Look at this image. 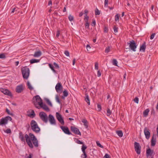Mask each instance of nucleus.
I'll return each mask as SVG.
<instances>
[{
    "mask_svg": "<svg viewBox=\"0 0 158 158\" xmlns=\"http://www.w3.org/2000/svg\"><path fill=\"white\" fill-rule=\"evenodd\" d=\"M95 69L96 70L98 69V62H96L95 63Z\"/></svg>",
    "mask_w": 158,
    "mask_h": 158,
    "instance_id": "46",
    "label": "nucleus"
},
{
    "mask_svg": "<svg viewBox=\"0 0 158 158\" xmlns=\"http://www.w3.org/2000/svg\"><path fill=\"white\" fill-rule=\"evenodd\" d=\"M63 96L62 97V98H64V97H66L68 95V93L66 89H64L63 91Z\"/></svg>",
    "mask_w": 158,
    "mask_h": 158,
    "instance_id": "26",
    "label": "nucleus"
},
{
    "mask_svg": "<svg viewBox=\"0 0 158 158\" xmlns=\"http://www.w3.org/2000/svg\"><path fill=\"white\" fill-rule=\"evenodd\" d=\"M56 101L59 103L60 104H61V102L60 101L59 97L58 95L56 96Z\"/></svg>",
    "mask_w": 158,
    "mask_h": 158,
    "instance_id": "45",
    "label": "nucleus"
},
{
    "mask_svg": "<svg viewBox=\"0 0 158 158\" xmlns=\"http://www.w3.org/2000/svg\"><path fill=\"white\" fill-rule=\"evenodd\" d=\"M23 90V87L22 85H20L17 86L16 89V91L18 93H21Z\"/></svg>",
    "mask_w": 158,
    "mask_h": 158,
    "instance_id": "16",
    "label": "nucleus"
},
{
    "mask_svg": "<svg viewBox=\"0 0 158 158\" xmlns=\"http://www.w3.org/2000/svg\"><path fill=\"white\" fill-rule=\"evenodd\" d=\"M18 8L16 7H14L12 9L11 13H13L15 11H16L17 10Z\"/></svg>",
    "mask_w": 158,
    "mask_h": 158,
    "instance_id": "50",
    "label": "nucleus"
},
{
    "mask_svg": "<svg viewBox=\"0 0 158 158\" xmlns=\"http://www.w3.org/2000/svg\"><path fill=\"white\" fill-rule=\"evenodd\" d=\"M21 72L23 78L27 79L30 73L29 69L27 66L23 67L21 69Z\"/></svg>",
    "mask_w": 158,
    "mask_h": 158,
    "instance_id": "4",
    "label": "nucleus"
},
{
    "mask_svg": "<svg viewBox=\"0 0 158 158\" xmlns=\"http://www.w3.org/2000/svg\"><path fill=\"white\" fill-rule=\"evenodd\" d=\"M19 138L22 142H25V136L22 131H20L19 133Z\"/></svg>",
    "mask_w": 158,
    "mask_h": 158,
    "instance_id": "18",
    "label": "nucleus"
},
{
    "mask_svg": "<svg viewBox=\"0 0 158 158\" xmlns=\"http://www.w3.org/2000/svg\"><path fill=\"white\" fill-rule=\"evenodd\" d=\"M89 19V17L88 16H85V18H84V20L85 21H88V20Z\"/></svg>",
    "mask_w": 158,
    "mask_h": 158,
    "instance_id": "57",
    "label": "nucleus"
},
{
    "mask_svg": "<svg viewBox=\"0 0 158 158\" xmlns=\"http://www.w3.org/2000/svg\"><path fill=\"white\" fill-rule=\"evenodd\" d=\"M0 91L5 95H7L10 96H12L11 92L7 89L2 88L1 89Z\"/></svg>",
    "mask_w": 158,
    "mask_h": 158,
    "instance_id": "14",
    "label": "nucleus"
},
{
    "mask_svg": "<svg viewBox=\"0 0 158 158\" xmlns=\"http://www.w3.org/2000/svg\"><path fill=\"white\" fill-rule=\"evenodd\" d=\"M85 26L86 27H87V28H89V23H88V21H85Z\"/></svg>",
    "mask_w": 158,
    "mask_h": 158,
    "instance_id": "51",
    "label": "nucleus"
},
{
    "mask_svg": "<svg viewBox=\"0 0 158 158\" xmlns=\"http://www.w3.org/2000/svg\"><path fill=\"white\" fill-rule=\"evenodd\" d=\"M40 106L46 111H49V109L48 106L46 104H43V102L40 103Z\"/></svg>",
    "mask_w": 158,
    "mask_h": 158,
    "instance_id": "17",
    "label": "nucleus"
},
{
    "mask_svg": "<svg viewBox=\"0 0 158 158\" xmlns=\"http://www.w3.org/2000/svg\"><path fill=\"white\" fill-rule=\"evenodd\" d=\"M103 158H109V155L108 154H106Z\"/></svg>",
    "mask_w": 158,
    "mask_h": 158,
    "instance_id": "63",
    "label": "nucleus"
},
{
    "mask_svg": "<svg viewBox=\"0 0 158 158\" xmlns=\"http://www.w3.org/2000/svg\"><path fill=\"white\" fill-rule=\"evenodd\" d=\"M134 101L135 103H138L139 102V98L137 97H136L134 98Z\"/></svg>",
    "mask_w": 158,
    "mask_h": 158,
    "instance_id": "53",
    "label": "nucleus"
},
{
    "mask_svg": "<svg viewBox=\"0 0 158 158\" xmlns=\"http://www.w3.org/2000/svg\"><path fill=\"white\" fill-rule=\"evenodd\" d=\"M27 86L28 88L30 90H32L33 89V87L31 86L30 83L28 81L27 82Z\"/></svg>",
    "mask_w": 158,
    "mask_h": 158,
    "instance_id": "33",
    "label": "nucleus"
},
{
    "mask_svg": "<svg viewBox=\"0 0 158 158\" xmlns=\"http://www.w3.org/2000/svg\"><path fill=\"white\" fill-rule=\"evenodd\" d=\"M91 25L92 26H94L96 25V21L94 19H93V21L91 23Z\"/></svg>",
    "mask_w": 158,
    "mask_h": 158,
    "instance_id": "52",
    "label": "nucleus"
},
{
    "mask_svg": "<svg viewBox=\"0 0 158 158\" xmlns=\"http://www.w3.org/2000/svg\"><path fill=\"white\" fill-rule=\"evenodd\" d=\"M116 133L120 137H122L123 136V133L122 131L121 130H119L116 131Z\"/></svg>",
    "mask_w": 158,
    "mask_h": 158,
    "instance_id": "31",
    "label": "nucleus"
},
{
    "mask_svg": "<svg viewBox=\"0 0 158 158\" xmlns=\"http://www.w3.org/2000/svg\"><path fill=\"white\" fill-rule=\"evenodd\" d=\"M41 102H43L42 100L39 95H36L33 98V103L36 108H40L39 105Z\"/></svg>",
    "mask_w": 158,
    "mask_h": 158,
    "instance_id": "3",
    "label": "nucleus"
},
{
    "mask_svg": "<svg viewBox=\"0 0 158 158\" xmlns=\"http://www.w3.org/2000/svg\"><path fill=\"white\" fill-rule=\"evenodd\" d=\"M154 135H153L151 141V145L152 146H154L156 142V138H155V139H154Z\"/></svg>",
    "mask_w": 158,
    "mask_h": 158,
    "instance_id": "20",
    "label": "nucleus"
},
{
    "mask_svg": "<svg viewBox=\"0 0 158 158\" xmlns=\"http://www.w3.org/2000/svg\"><path fill=\"white\" fill-rule=\"evenodd\" d=\"M55 89L56 92L58 93L62 90L63 87L60 83H58L56 84L55 87Z\"/></svg>",
    "mask_w": 158,
    "mask_h": 158,
    "instance_id": "15",
    "label": "nucleus"
},
{
    "mask_svg": "<svg viewBox=\"0 0 158 158\" xmlns=\"http://www.w3.org/2000/svg\"><path fill=\"white\" fill-rule=\"evenodd\" d=\"M46 102L51 107L52 106V103H51V102L50 101V100L48 99H47L46 100Z\"/></svg>",
    "mask_w": 158,
    "mask_h": 158,
    "instance_id": "41",
    "label": "nucleus"
},
{
    "mask_svg": "<svg viewBox=\"0 0 158 158\" xmlns=\"http://www.w3.org/2000/svg\"><path fill=\"white\" fill-rule=\"evenodd\" d=\"M144 132L146 138L148 139H149L150 135L149 129L148 128L145 127L144 129Z\"/></svg>",
    "mask_w": 158,
    "mask_h": 158,
    "instance_id": "12",
    "label": "nucleus"
},
{
    "mask_svg": "<svg viewBox=\"0 0 158 158\" xmlns=\"http://www.w3.org/2000/svg\"><path fill=\"white\" fill-rule=\"evenodd\" d=\"M6 112L7 113V114H9L11 116H13L14 115L12 113H10L9 110L7 109V108H6Z\"/></svg>",
    "mask_w": 158,
    "mask_h": 158,
    "instance_id": "40",
    "label": "nucleus"
},
{
    "mask_svg": "<svg viewBox=\"0 0 158 158\" xmlns=\"http://www.w3.org/2000/svg\"><path fill=\"white\" fill-rule=\"evenodd\" d=\"M100 14V12L97 8H96L95 10V15H99Z\"/></svg>",
    "mask_w": 158,
    "mask_h": 158,
    "instance_id": "44",
    "label": "nucleus"
},
{
    "mask_svg": "<svg viewBox=\"0 0 158 158\" xmlns=\"http://www.w3.org/2000/svg\"><path fill=\"white\" fill-rule=\"evenodd\" d=\"M84 14L85 15V16H87V14L88 13V11L87 9H85L84 11Z\"/></svg>",
    "mask_w": 158,
    "mask_h": 158,
    "instance_id": "59",
    "label": "nucleus"
},
{
    "mask_svg": "<svg viewBox=\"0 0 158 158\" xmlns=\"http://www.w3.org/2000/svg\"><path fill=\"white\" fill-rule=\"evenodd\" d=\"M31 127L32 130L36 133H39L40 131V128L39 127L37 123L34 120H32L31 121Z\"/></svg>",
    "mask_w": 158,
    "mask_h": 158,
    "instance_id": "2",
    "label": "nucleus"
},
{
    "mask_svg": "<svg viewBox=\"0 0 158 158\" xmlns=\"http://www.w3.org/2000/svg\"><path fill=\"white\" fill-rule=\"evenodd\" d=\"M53 64H54L55 68H56V69H59V66L57 63H56L55 62H54L53 63Z\"/></svg>",
    "mask_w": 158,
    "mask_h": 158,
    "instance_id": "49",
    "label": "nucleus"
},
{
    "mask_svg": "<svg viewBox=\"0 0 158 158\" xmlns=\"http://www.w3.org/2000/svg\"><path fill=\"white\" fill-rule=\"evenodd\" d=\"M29 136L27 134H26L25 135V137L26 141L29 147L31 148H33V146L32 145L31 140H33L36 138L34 135L32 133H30L29 134Z\"/></svg>",
    "mask_w": 158,
    "mask_h": 158,
    "instance_id": "1",
    "label": "nucleus"
},
{
    "mask_svg": "<svg viewBox=\"0 0 158 158\" xmlns=\"http://www.w3.org/2000/svg\"><path fill=\"white\" fill-rule=\"evenodd\" d=\"M153 152V150H151L150 148L147 149L146 151V155L147 157L151 156Z\"/></svg>",
    "mask_w": 158,
    "mask_h": 158,
    "instance_id": "22",
    "label": "nucleus"
},
{
    "mask_svg": "<svg viewBox=\"0 0 158 158\" xmlns=\"http://www.w3.org/2000/svg\"><path fill=\"white\" fill-rule=\"evenodd\" d=\"M41 119L44 123H47L48 121V117L46 113L44 112H41L39 114Z\"/></svg>",
    "mask_w": 158,
    "mask_h": 158,
    "instance_id": "6",
    "label": "nucleus"
},
{
    "mask_svg": "<svg viewBox=\"0 0 158 158\" xmlns=\"http://www.w3.org/2000/svg\"><path fill=\"white\" fill-rule=\"evenodd\" d=\"M104 32L105 33H107L108 31V27L104 25L103 28Z\"/></svg>",
    "mask_w": 158,
    "mask_h": 158,
    "instance_id": "36",
    "label": "nucleus"
},
{
    "mask_svg": "<svg viewBox=\"0 0 158 158\" xmlns=\"http://www.w3.org/2000/svg\"><path fill=\"white\" fill-rule=\"evenodd\" d=\"M4 131L7 134H10L11 133V131L9 128H8L6 130H4Z\"/></svg>",
    "mask_w": 158,
    "mask_h": 158,
    "instance_id": "42",
    "label": "nucleus"
},
{
    "mask_svg": "<svg viewBox=\"0 0 158 158\" xmlns=\"http://www.w3.org/2000/svg\"><path fill=\"white\" fill-rule=\"evenodd\" d=\"M150 110L149 109H147L145 110L143 112V115L144 117H146L148 114V113L149 112Z\"/></svg>",
    "mask_w": 158,
    "mask_h": 158,
    "instance_id": "24",
    "label": "nucleus"
},
{
    "mask_svg": "<svg viewBox=\"0 0 158 158\" xmlns=\"http://www.w3.org/2000/svg\"><path fill=\"white\" fill-rule=\"evenodd\" d=\"M127 44H129V47L131 50L134 52L136 51V48H137V45H136L135 42L134 40L130 41L129 43H127Z\"/></svg>",
    "mask_w": 158,
    "mask_h": 158,
    "instance_id": "7",
    "label": "nucleus"
},
{
    "mask_svg": "<svg viewBox=\"0 0 158 158\" xmlns=\"http://www.w3.org/2000/svg\"><path fill=\"white\" fill-rule=\"evenodd\" d=\"M108 0H105L104 7H107L108 6Z\"/></svg>",
    "mask_w": 158,
    "mask_h": 158,
    "instance_id": "43",
    "label": "nucleus"
},
{
    "mask_svg": "<svg viewBox=\"0 0 158 158\" xmlns=\"http://www.w3.org/2000/svg\"><path fill=\"white\" fill-rule=\"evenodd\" d=\"M12 118L9 116H7L5 118H2L0 121V125L5 126L8 123V121H11Z\"/></svg>",
    "mask_w": 158,
    "mask_h": 158,
    "instance_id": "5",
    "label": "nucleus"
},
{
    "mask_svg": "<svg viewBox=\"0 0 158 158\" xmlns=\"http://www.w3.org/2000/svg\"><path fill=\"white\" fill-rule=\"evenodd\" d=\"M35 113L34 111L33 110H32L31 113H30L29 114H28V116L29 117L32 118H33L35 117Z\"/></svg>",
    "mask_w": 158,
    "mask_h": 158,
    "instance_id": "30",
    "label": "nucleus"
},
{
    "mask_svg": "<svg viewBox=\"0 0 158 158\" xmlns=\"http://www.w3.org/2000/svg\"><path fill=\"white\" fill-rule=\"evenodd\" d=\"M114 31L115 33H117L118 31V27L114 25L113 27Z\"/></svg>",
    "mask_w": 158,
    "mask_h": 158,
    "instance_id": "38",
    "label": "nucleus"
},
{
    "mask_svg": "<svg viewBox=\"0 0 158 158\" xmlns=\"http://www.w3.org/2000/svg\"><path fill=\"white\" fill-rule=\"evenodd\" d=\"M111 63H112L113 65H114L115 66H118L117 65L118 62L117 60L115 59H113L111 60Z\"/></svg>",
    "mask_w": 158,
    "mask_h": 158,
    "instance_id": "29",
    "label": "nucleus"
},
{
    "mask_svg": "<svg viewBox=\"0 0 158 158\" xmlns=\"http://www.w3.org/2000/svg\"><path fill=\"white\" fill-rule=\"evenodd\" d=\"M26 127L27 128V130H28L30 127V126L29 124H27L26 126Z\"/></svg>",
    "mask_w": 158,
    "mask_h": 158,
    "instance_id": "61",
    "label": "nucleus"
},
{
    "mask_svg": "<svg viewBox=\"0 0 158 158\" xmlns=\"http://www.w3.org/2000/svg\"><path fill=\"white\" fill-rule=\"evenodd\" d=\"M56 118L59 121V122L61 123L62 125H64V121L63 119V118L62 117V115L59 114L58 112H56Z\"/></svg>",
    "mask_w": 158,
    "mask_h": 158,
    "instance_id": "9",
    "label": "nucleus"
},
{
    "mask_svg": "<svg viewBox=\"0 0 158 158\" xmlns=\"http://www.w3.org/2000/svg\"><path fill=\"white\" fill-rule=\"evenodd\" d=\"M146 48V43L144 42L142 45L140 46V51L144 52L145 51V50Z\"/></svg>",
    "mask_w": 158,
    "mask_h": 158,
    "instance_id": "19",
    "label": "nucleus"
},
{
    "mask_svg": "<svg viewBox=\"0 0 158 158\" xmlns=\"http://www.w3.org/2000/svg\"><path fill=\"white\" fill-rule=\"evenodd\" d=\"M87 147L86 145H85L84 143L82 144L81 148L82 151V152H85V149L87 148Z\"/></svg>",
    "mask_w": 158,
    "mask_h": 158,
    "instance_id": "32",
    "label": "nucleus"
},
{
    "mask_svg": "<svg viewBox=\"0 0 158 158\" xmlns=\"http://www.w3.org/2000/svg\"><path fill=\"white\" fill-rule=\"evenodd\" d=\"M69 20L70 21H73L74 19V17L73 16L69 15L68 17Z\"/></svg>",
    "mask_w": 158,
    "mask_h": 158,
    "instance_id": "39",
    "label": "nucleus"
},
{
    "mask_svg": "<svg viewBox=\"0 0 158 158\" xmlns=\"http://www.w3.org/2000/svg\"><path fill=\"white\" fill-rule=\"evenodd\" d=\"M97 107H98V111H100L102 110V107L101 105L99 104H98L97 105Z\"/></svg>",
    "mask_w": 158,
    "mask_h": 158,
    "instance_id": "48",
    "label": "nucleus"
},
{
    "mask_svg": "<svg viewBox=\"0 0 158 158\" xmlns=\"http://www.w3.org/2000/svg\"><path fill=\"white\" fill-rule=\"evenodd\" d=\"M48 119L51 124L54 125L56 124V120L53 115L49 114L48 116Z\"/></svg>",
    "mask_w": 158,
    "mask_h": 158,
    "instance_id": "13",
    "label": "nucleus"
},
{
    "mask_svg": "<svg viewBox=\"0 0 158 158\" xmlns=\"http://www.w3.org/2000/svg\"><path fill=\"white\" fill-rule=\"evenodd\" d=\"M32 154L30 153L29 154V156L26 158H32Z\"/></svg>",
    "mask_w": 158,
    "mask_h": 158,
    "instance_id": "64",
    "label": "nucleus"
},
{
    "mask_svg": "<svg viewBox=\"0 0 158 158\" xmlns=\"http://www.w3.org/2000/svg\"><path fill=\"white\" fill-rule=\"evenodd\" d=\"M85 100L86 102L89 105H90V103L89 97L87 94H85Z\"/></svg>",
    "mask_w": 158,
    "mask_h": 158,
    "instance_id": "27",
    "label": "nucleus"
},
{
    "mask_svg": "<svg viewBox=\"0 0 158 158\" xmlns=\"http://www.w3.org/2000/svg\"><path fill=\"white\" fill-rule=\"evenodd\" d=\"M70 128L71 131H72L75 134L79 135H81V133L78 128L74 126H71Z\"/></svg>",
    "mask_w": 158,
    "mask_h": 158,
    "instance_id": "10",
    "label": "nucleus"
},
{
    "mask_svg": "<svg viewBox=\"0 0 158 158\" xmlns=\"http://www.w3.org/2000/svg\"><path fill=\"white\" fill-rule=\"evenodd\" d=\"M135 149L138 154H140L141 152V147L139 143L135 142L134 143Z\"/></svg>",
    "mask_w": 158,
    "mask_h": 158,
    "instance_id": "8",
    "label": "nucleus"
},
{
    "mask_svg": "<svg viewBox=\"0 0 158 158\" xmlns=\"http://www.w3.org/2000/svg\"><path fill=\"white\" fill-rule=\"evenodd\" d=\"M155 35V33L152 34L150 36V39L151 40L153 39V38H154Z\"/></svg>",
    "mask_w": 158,
    "mask_h": 158,
    "instance_id": "55",
    "label": "nucleus"
},
{
    "mask_svg": "<svg viewBox=\"0 0 158 158\" xmlns=\"http://www.w3.org/2000/svg\"><path fill=\"white\" fill-rule=\"evenodd\" d=\"M49 67L51 69L52 71L54 73H56V71L54 69L53 65L51 64H49Z\"/></svg>",
    "mask_w": 158,
    "mask_h": 158,
    "instance_id": "34",
    "label": "nucleus"
},
{
    "mask_svg": "<svg viewBox=\"0 0 158 158\" xmlns=\"http://www.w3.org/2000/svg\"><path fill=\"white\" fill-rule=\"evenodd\" d=\"M75 140H76V142L78 144H84V143H83V142H81V141L79 140L77 138H75Z\"/></svg>",
    "mask_w": 158,
    "mask_h": 158,
    "instance_id": "35",
    "label": "nucleus"
},
{
    "mask_svg": "<svg viewBox=\"0 0 158 158\" xmlns=\"http://www.w3.org/2000/svg\"><path fill=\"white\" fill-rule=\"evenodd\" d=\"M60 128L62 131L66 134L70 135H72V133L70 132L69 128L67 127L60 126Z\"/></svg>",
    "mask_w": 158,
    "mask_h": 158,
    "instance_id": "11",
    "label": "nucleus"
},
{
    "mask_svg": "<svg viewBox=\"0 0 158 158\" xmlns=\"http://www.w3.org/2000/svg\"><path fill=\"white\" fill-rule=\"evenodd\" d=\"M105 52L106 53H107L109 52V46H108L106 48L105 50Z\"/></svg>",
    "mask_w": 158,
    "mask_h": 158,
    "instance_id": "60",
    "label": "nucleus"
},
{
    "mask_svg": "<svg viewBox=\"0 0 158 158\" xmlns=\"http://www.w3.org/2000/svg\"><path fill=\"white\" fill-rule=\"evenodd\" d=\"M64 54L67 56H69V52L68 51H65L64 52Z\"/></svg>",
    "mask_w": 158,
    "mask_h": 158,
    "instance_id": "56",
    "label": "nucleus"
},
{
    "mask_svg": "<svg viewBox=\"0 0 158 158\" xmlns=\"http://www.w3.org/2000/svg\"><path fill=\"white\" fill-rule=\"evenodd\" d=\"M101 75V73H100V71L99 70L98 71V73H97V76L98 77H99Z\"/></svg>",
    "mask_w": 158,
    "mask_h": 158,
    "instance_id": "62",
    "label": "nucleus"
},
{
    "mask_svg": "<svg viewBox=\"0 0 158 158\" xmlns=\"http://www.w3.org/2000/svg\"><path fill=\"white\" fill-rule=\"evenodd\" d=\"M82 122L83 123H84V126H85V128H87L88 127V122H87V120L86 119H84L82 120Z\"/></svg>",
    "mask_w": 158,
    "mask_h": 158,
    "instance_id": "28",
    "label": "nucleus"
},
{
    "mask_svg": "<svg viewBox=\"0 0 158 158\" xmlns=\"http://www.w3.org/2000/svg\"><path fill=\"white\" fill-rule=\"evenodd\" d=\"M42 52L40 51L35 52L33 55L35 57H37L40 56L41 55Z\"/></svg>",
    "mask_w": 158,
    "mask_h": 158,
    "instance_id": "21",
    "label": "nucleus"
},
{
    "mask_svg": "<svg viewBox=\"0 0 158 158\" xmlns=\"http://www.w3.org/2000/svg\"><path fill=\"white\" fill-rule=\"evenodd\" d=\"M83 154L81 155V157L82 158H86L87 157V155L85 152H83Z\"/></svg>",
    "mask_w": 158,
    "mask_h": 158,
    "instance_id": "37",
    "label": "nucleus"
},
{
    "mask_svg": "<svg viewBox=\"0 0 158 158\" xmlns=\"http://www.w3.org/2000/svg\"><path fill=\"white\" fill-rule=\"evenodd\" d=\"M119 20V16L118 15H116L115 16V21H117Z\"/></svg>",
    "mask_w": 158,
    "mask_h": 158,
    "instance_id": "58",
    "label": "nucleus"
},
{
    "mask_svg": "<svg viewBox=\"0 0 158 158\" xmlns=\"http://www.w3.org/2000/svg\"><path fill=\"white\" fill-rule=\"evenodd\" d=\"M33 143V144L34 146L35 147H38V141L37 139H35L32 141Z\"/></svg>",
    "mask_w": 158,
    "mask_h": 158,
    "instance_id": "23",
    "label": "nucleus"
},
{
    "mask_svg": "<svg viewBox=\"0 0 158 158\" xmlns=\"http://www.w3.org/2000/svg\"><path fill=\"white\" fill-rule=\"evenodd\" d=\"M40 61L39 60L36 59H32L30 60V63L31 64L34 63H38Z\"/></svg>",
    "mask_w": 158,
    "mask_h": 158,
    "instance_id": "25",
    "label": "nucleus"
},
{
    "mask_svg": "<svg viewBox=\"0 0 158 158\" xmlns=\"http://www.w3.org/2000/svg\"><path fill=\"white\" fill-rule=\"evenodd\" d=\"M5 57V56L4 54L2 53L0 54V58H4Z\"/></svg>",
    "mask_w": 158,
    "mask_h": 158,
    "instance_id": "54",
    "label": "nucleus"
},
{
    "mask_svg": "<svg viewBox=\"0 0 158 158\" xmlns=\"http://www.w3.org/2000/svg\"><path fill=\"white\" fill-rule=\"evenodd\" d=\"M97 145L99 147L101 148H103V147L100 144L99 141H96Z\"/></svg>",
    "mask_w": 158,
    "mask_h": 158,
    "instance_id": "47",
    "label": "nucleus"
}]
</instances>
